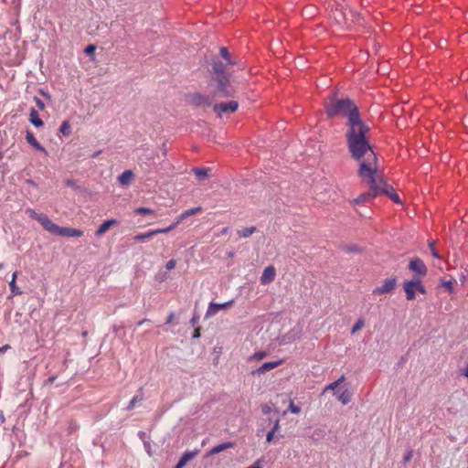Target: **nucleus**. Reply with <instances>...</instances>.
Segmentation results:
<instances>
[{"label": "nucleus", "instance_id": "obj_1", "mask_svg": "<svg viewBox=\"0 0 468 468\" xmlns=\"http://www.w3.org/2000/svg\"><path fill=\"white\" fill-rule=\"evenodd\" d=\"M328 117L342 116L347 118V144L352 156L359 160L361 151L371 149L366 138L369 128L359 117L357 107L348 99L335 101L328 98L324 103Z\"/></svg>", "mask_w": 468, "mask_h": 468}, {"label": "nucleus", "instance_id": "obj_2", "mask_svg": "<svg viewBox=\"0 0 468 468\" xmlns=\"http://www.w3.org/2000/svg\"><path fill=\"white\" fill-rule=\"evenodd\" d=\"M358 161H360L358 175L362 182L368 185L370 189L354 199L355 204L366 203L377 197L381 183L376 176V154L372 149L361 151V158Z\"/></svg>", "mask_w": 468, "mask_h": 468}, {"label": "nucleus", "instance_id": "obj_3", "mask_svg": "<svg viewBox=\"0 0 468 468\" xmlns=\"http://www.w3.org/2000/svg\"><path fill=\"white\" fill-rule=\"evenodd\" d=\"M345 379V376L342 375L337 380L330 383L324 389V392L328 390L334 391V396L343 405L348 404L353 396V392L349 389L348 385L344 383Z\"/></svg>", "mask_w": 468, "mask_h": 468}, {"label": "nucleus", "instance_id": "obj_4", "mask_svg": "<svg viewBox=\"0 0 468 468\" xmlns=\"http://www.w3.org/2000/svg\"><path fill=\"white\" fill-rule=\"evenodd\" d=\"M403 290L406 293V298L408 301H412L416 297V292H419L421 294L426 293V289L422 284V281L419 278H412L410 280H407L403 282Z\"/></svg>", "mask_w": 468, "mask_h": 468}, {"label": "nucleus", "instance_id": "obj_5", "mask_svg": "<svg viewBox=\"0 0 468 468\" xmlns=\"http://www.w3.org/2000/svg\"><path fill=\"white\" fill-rule=\"evenodd\" d=\"M50 234L60 236V237H81L83 235V231L76 229L67 228V227H59L55 224L53 221L48 229Z\"/></svg>", "mask_w": 468, "mask_h": 468}, {"label": "nucleus", "instance_id": "obj_6", "mask_svg": "<svg viewBox=\"0 0 468 468\" xmlns=\"http://www.w3.org/2000/svg\"><path fill=\"white\" fill-rule=\"evenodd\" d=\"M409 270L415 273L413 278H419L420 281L427 275L428 269L420 258L412 259L409 263Z\"/></svg>", "mask_w": 468, "mask_h": 468}, {"label": "nucleus", "instance_id": "obj_7", "mask_svg": "<svg viewBox=\"0 0 468 468\" xmlns=\"http://www.w3.org/2000/svg\"><path fill=\"white\" fill-rule=\"evenodd\" d=\"M26 214L32 219L37 220L40 223L43 229L46 231H48V229L52 223V220L44 213H37L32 208H27Z\"/></svg>", "mask_w": 468, "mask_h": 468}, {"label": "nucleus", "instance_id": "obj_8", "mask_svg": "<svg viewBox=\"0 0 468 468\" xmlns=\"http://www.w3.org/2000/svg\"><path fill=\"white\" fill-rule=\"evenodd\" d=\"M397 286V279L396 278H388L386 279L380 286L376 287L373 290L374 295H382L390 293L394 291Z\"/></svg>", "mask_w": 468, "mask_h": 468}, {"label": "nucleus", "instance_id": "obj_9", "mask_svg": "<svg viewBox=\"0 0 468 468\" xmlns=\"http://www.w3.org/2000/svg\"><path fill=\"white\" fill-rule=\"evenodd\" d=\"M239 103L236 101H230L229 102H221L214 105L213 110L215 112L221 116L224 113H230L237 111Z\"/></svg>", "mask_w": 468, "mask_h": 468}, {"label": "nucleus", "instance_id": "obj_10", "mask_svg": "<svg viewBox=\"0 0 468 468\" xmlns=\"http://www.w3.org/2000/svg\"><path fill=\"white\" fill-rule=\"evenodd\" d=\"M234 303V300L223 303H210L207 306L205 318H210L216 315L220 310L230 308Z\"/></svg>", "mask_w": 468, "mask_h": 468}, {"label": "nucleus", "instance_id": "obj_11", "mask_svg": "<svg viewBox=\"0 0 468 468\" xmlns=\"http://www.w3.org/2000/svg\"><path fill=\"white\" fill-rule=\"evenodd\" d=\"M282 363H283L282 359H279L277 361H271V362H265L260 367L255 369L252 372V375H261V374H264V373H266L268 371H271V370L278 367Z\"/></svg>", "mask_w": 468, "mask_h": 468}, {"label": "nucleus", "instance_id": "obj_12", "mask_svg": "<svg viewBox=\"0 0 468 468\" xmlns=\"http://www.w3.org/2000/svg\"><path fill=\"white\" fill-rule=\"evenodd\" d=\"M376 176L379 178L381 183L379 184V188L378 192V196L381 194H385L389 197V194H394V189L392 186H388L383 179V176L379 170L378 169V164L376 163Z\"/></svg>", "mask_w": 468, "mask_h": 468}, {"label": "nucleus", "instance_id": "obj_13", "mask_svg": "<svg viewBox=\"0 0 468 468\" xmlns=\"http://www.w3.org/2000/svg\"><path fill=\"white\" fill-rule=\"evenodd\" d=\"M276 277V270L272 265L267 266L261 274V283L266 285L274 281Z\"/></svg>", "mask_w": 468, "mask_h": 468}, {"label": "nucleus", "instance_id": "obj_14", "mask_svg": "<svg viewBox=\"0 0 468 468\" xmlns=\"http://www.w3.org/2000/svg\"><path fill=\"white\" fill-rule=\"evenodd\" d=\"M134 179V174L132 170H125L118 176V182L122 186H128Z\"/></svg>", "mask_w": 468, "mask_h": 468}, {"label": "nucleus", "instance_id": "obj_15", "mask_svg": "<svg viewBox=\"0 0 468 468\" xmlns=\"http://www.w3.org/2000/svg\"><path fill=\"white\" fill-rule=\"evenodd\" d=\"M26 139L27 142L35 149L44 153L45 154H48L47 150L37 141V139L31 132H27Z\"/></svg>", "mask_w": 468, "mask_h": 468}, {"label": "nucleus", "instance_id": "obj_16", "mask_svg": "<svg viewBox=\"0 0 468 468\" xmlns=\"http://www.w3.org/2000/svg\"><path fill=\"white\" fill-rule=\"evenodd\" d=\"M192 103L197 106H209L211 100L207 96L197 93L192 96Z\"/></svg>", "mask_w": 468, "mask_h": 468}, {"label": "nucleus", "instance_id": "obj_17", "mask_svg": "<svg viewBox=\"0 0 468 468\" xmlns=\"http://www.w3.org/2000/svg\"><path fill=\"white\" fill-rule=\"evenodd\" d=\"M116 224H117V220L116 219H109V220L104 221L99 227V229L96 230L95 235L98 236V237H101L105 232H107L110 229L111 227H112V226H114Z\"/></svg>", "mask_w": 468, "mask_h": 468}, {"label": "nucleus", "instance_id": "obj_18", "mask_svg": "<svg viewBox=\"0 0 468 468\" xmlns=\"http://www.w3.org/2000/svg\"><path fill=\"white\" fill-rule=\"evenodd\" d=\"M234 447V443L233 442H230V441H228V442H224V443H221V444H218L215 447H213L209 452H208V455H215L217 453H219L225 450H228V449H230V448H233Z\"/></svg>", "mask_w": 468, "mask_h": 468}, {"label": "nucleus", "instance_id": "obj_19", "mask_svg": "<svg viewBox=\"0 0 468 468\" xmlns=\"http://www.w3.org/2000/svg\"><path fill=\"white\" fill-rule=\"evenodd\" d=\"M29 122L36 127H41L44 124L38 115V112L35 109H31L30 111Z\"/></svg>", "mask_w": 468, "mask_h": 468}, {"label": "nucleus", "instance_id": "obj_20", "mask_svg": "<svg viewBox=\"0 0 468 468\" xmlns=\"http://www.w3.org/2000/svg\"><path fill=\"white\" fill-rule=\"evenodd\" d=\"M201 211H202V207H194V208L187 209V210L184 211L182 214L179 215V220L183 221L186 218H188L190 216H194L196 214H198Z\"/></svg>", "mask_w": 468, "mask_h": 468}, {"label": "nucleus", "instance_id": "obj_21", "mask_svg": "<svg viewBox=\"0 0 468 468\" xmlns=\"http://www.w3.org/2000/svg\"><path fill=\"white\" fill-rule=\"evenodd\" d=\"M17 278V271H15L12 275V280L9 282L10 291L12 292V295H19L22 293L20 289L16 284V280Z\"/></svg>", "mask_w": 468, "mask_h": 468}, {"label": "nucleus", "instance_id": "obj_22", "mask_svg": "<svg viewBox=\"0 0 468 468\" xmlns=\"http://www.w3.org/2000/svg\"><path fill=\"white\" fill-rule=\"evenodd\" d=\"M157 234H159L157 232V229H153L146 233L138 234V235L134 236L133 239L136 241H144L145 239H150L153 236L157 235Z\"/></svg>", "mask_w": 468, "mask_h": 468}, {"label": "nucleus", "instance_id": "obj_23", "mask_svg": "<svg viewBox=\"0 0 468 468\" xmlns=\"http://www.w3.org/2000/svg\"><path fill=\"white\" fill-rule=\"evenodd\" d=\"M208 169L207 168H193V173L199 180H204L208 177Z\"/></svg>", "mask_w": 468, "mask_h": 468}, {"label": "nucleus", "instance_id": "obj_24", "mask_svg": "<svg viewBox=\"0 0 468 468\" xmlns=\"http://www.w3.org/2000/svg\"><path fill=\"white\" fill-rule=\"evenodd\" d=\"M255 231H256V228H255V227L244 228V229H242L238 230V235H239L240 238H249V237H250V236H251Z\"/></svg>", "mask_w": 468, "mask_h": 468}, {"label": "nucleus", "instance_id": "obj_25", "mask_svg": "<svg viewBox=\"0 0 468 468\" xmlns=\"http://www.w3.org/2000/svg\"><path fill=\"white\" fill-rule=\"evenodd\" d=\"M267 356V352L265 351H258L251 355L249 358V362L261 361Z\"/></svg>", "mask_w": 468, "mask_h": 468}, {"label": "nucleus", "instance_id": "obj_26", "mask_svg": "<svg viewBox=\"0 0 468 468\" xmlns=\"http://www.w3.org/2000/svg\"><path fill=\"white\" fill-rule=\"evenodd\" d=\"M181 222H182V220H179V216H178L174 223H172L167 228L157 229V232L159 234L170 232L171 230L175 229Z\"/></svg>", "mask_w": 468, "mask_h": 468}, {"label": "nucleus", "instance_id": "obj_27", "mask_svg": "<svg viewBox=\"0 0 468 468\" xmlns=\"http://www.w3.org/2000/svg\"><path fill=\"white\" fill-rule=\"evenodd\" d=\"M71 132V126L69 121H64L60 127H59V133L65 136H68L70 134Z\"/></svg>", "mask_w": 468, "mask_h": 468}, {"label": "nucleus", "instance_id": "obj_28", "mask_svg": "<svg viewBox=\"0 0 468 468\" xmlns=\"http://www.w3.org/2000/svg\"><path fill=\"white\" fill-rule=\"evenodd\" d=\"M364 325L365 320L363 318H358L351 329V334H356V332L361 330L364 327Z\"/></svg>", "mask_w": 468, "mask_h": 468}, {"label": "nucleus", "instance_id": "obj_29", "mask_svg": "<svg viewBox=\"0 0 468 468\" xmlns=\"http://www.w3.org/2000/svg\"><path fill=\"white\" fill-rule=\"evenodd\" d=\"M143 399H144L143 395H137V396H134V397L131 399V401L129 402V404H128V406H127L126 410H133V409L135 407V405H136L138 402H141Z\"/></svg>", "mask_w": 468, "mask_h": 468}, {"label": "nucleus", "instance_id": "obj_30", "mask_svg": "<svg viewBox=\"0 0 468 468\" xmlns=\"http://www.w3.org/2000/svg\"><path fill=\"white\" fill-rule=\"evenodd\" d=\"M453 283H454V280H449V281L441 280V285L442 287H444L449 292H452Z\"/></svg>", "mask_w": 468, "mask_h": 468}, {"label": "nucleus", "instance_id": "obj_31", "mask_svg": "<svg viewBox=\"0 0 468 468\" xmlns=\"http://www.w3.org/2000/svg\"><path fill=\"white\" fill-rule=\"evenodd\" d=\"M288 410L293 414H299L301 412V408L295 405L292 400L290 401Z\"/></svg>", "mask_w": 468, "mask_h": 468}, {"label": "nucleus", "instance_id": "obj_32", "mask_svg": "<svg viewBox=\"0 0 468 468\" xmlns=\"http://www.w3.org/2000/svg\"><path fill=\"white\" fill-rule=\"evenodd\" d=\"M134 212L140 215L154 214V210L148 207H138L134 210Z\"/></svg>", "mask_w": 468, "mask_h": 468}, {"label": "nucleus", "instance_id": "obj_33", "mask_svg": "<svg viewBox=\"0 0 468 468\" xmlns=\"http://www.w3.org/2000/svg\"><path fill=\"white\" fill-rule=\"evenodd\" d=\"M218 93L222 96H229L230 92L226 90V86L222 82V80L219 81V88H218Z\"/></svg>", "mask_w": 468, "mask_h": 468}, {"label": "nucleus", "instance_id": "obj_34", "mask_svg": "<svg viewBox=\"0 0 468 468\" xmlns=\"http://www.w3.org/2000/svg\"><path fill=\"white\" fill-rule=\"evenodd\" d=\"M271 410H272V408L269 404H264L261 406V411L265 415L270 414L271 412Z\"/></svg>", "mask_w": 468, "mask_h": 468}, {"label": "nucleus", "instance_id": "obj_35", "mask_svg": "<svg viewBox=\"0 0 468 468\" xmlns=\"http://www.w3.org/2000/svg\"><path fill=\"white\" fill-rule=\"evenodd\" d=\"M197 454V452H185L182 457L186 460L187 462H189L190 460H192L194 458V456Z\"/></svg>", "mask_w": 468, "mask_h": 468}, {"label": "nucleus", "instance_id": "obj_36", "mask_svg": "<svg viewBox=\"0 0 468 468\" xmlns=\"http://www.w3.org/2000/svg\"><path fill=\"white\" fill-rule=\"evenodd\" d=\"M176 261L172 259L167 261L165 268H166V270L171 271L176 267Z\"/></svg>", "mask_w": 468, "mask_h": 468}, {"label": "nucleus", "instance_id": "obj_37", "mask_svg": "<svg viewBox=\"0 0 468 468\" xmlns=\"http://www.w3.org/2000/svg\"><path fill=\"white\" fill-rule=\"evenodd\" d=\"M34 101L37 104V106L38 107L39 110H44L45 109V103L37 97H34Z\"/></svg>", "mask_w": 468, "mask_h": 468}, {"label": "nucleus", "instance_id": "obj_38", "mask_svg": "<svg viewBox=\"0 0 468 468\" xmlns=\"http://www.w3.org/2000/svg\"><path fill=\"white\" fill-rule=\"evenodd\" d=\"M430 248H431L432 256L434 258L440 259L441 256L439 255V253L436 251V250L434 248V242H430Z\"/></svg>", "mask_w": 468, "mask_h": 468}, {"label": "nucleus", "instance_id": "obj_39", "mask_svg": "<svg viewBox=\"0 0 468 468\" xmlns=\"http://www.w3.org/2000/svg\"><path fill=\"white\" fill-rule=\"evenodd\" d=\"M274 434L275 432L273 431H270L268 433H267V436H266V441L268 443H271L274 438Z\"/></svg>", "mask_w": 468, "mask_h": 468}, {"label": "nucleus", "instance_id": "obj_40", "mask_svg": "<svg viewBox=\"0 0 468 468\" xmlns=\"http://www.w3.org/2000/svg\"><path fill=\"white\" fill-rule=\"evenodd\" d=\"M412 458V451H409L403 458V462L406 463Z\"/></svg>", "mask_w": 468, "mask_h": 468}, {"label": "nucleus", "instance_id": "obj_41", "mask_svg": "<svg viewBox=\"0 0 468 468\" xmlns=\"http://www.w3.org/2000/svg\"><path fill=\"white\" fill-rule=\"evenodd\" d=\"M389 198L391 200H393L395 203H400V199H399V196L396 193L389 194Z\"/></svg>", "mask_w": 468, "mask_h": 468}, {"label": "nucleus", "instance_id": "obj_42", "mask_svg": "<svg viewBox=\"0 0 468 468\" xmlns=\"http://www.w3.org/2000/svg\"><path fill=\"white\" fill-rule=\"evenodd\" d=\"M280 420H276V421L273 424V427L271 431H273L274 432L278 431L280 430Z\"/></svg>", "mask_w": 468, "mask_h": 468}, {"label": "nucleus", "instance_id": "obj_43", "mask_svg": "<svg viewBox=\"0 0 468 468\" xmlns=\"http://www.w3.org/2000/svg\"><path fill=\"white\" fill-rule=\"evenodd\" d=\"M94 50H95V47H94V46H92V45H89V46L85 48V52H86L87 54H91V53H93V52H94Z\"/></svg>", "mask_w": 468, "mask_h": 468}, {"label": "nucleus", "instance_id": "obj_44", "mask_svg": "<svg viewBox=\"0 0 468 468\" xmlns=\"http://www.w3.org/2000/svg\"><path fill=\"white\" fill-rule=\"evenodd\" d=\"M220 54H221V56H222L224 58H226V59L228 58V55H229V53H228V50H227V48H220Z\"/></svg>", "mask_w": 468, "mask_h": 468}, {"label": "nucleus", "instance_id": "obj_45", "mask_svg": "<svg viewBox=\"0 0 468 468\" xmlns=\"http://www.w3.org/2000/svg\"><path fill=\"white\" fill-rule=\"evenodd\" d=\"M247 468H262V467L261 466V461L257 460L252 465H250Z\"/></svg>", "mask_w": 468, "mask_h": 468}, {"label": "nucleus", "instance_id": "obj_46", "mask_svg": "<svg viewBox=\"0 0 468 468\" xmlns=\"http://www.w3.org/2000/svg\"><path fill=\"white\" fill-rule=\"evenodd\" d=\"M174 318H175V314H174V313H171V314L168 315V317H167V319H166L165 324H171V323H172V321L174 320Z\"/></svg>", "mask_w": 468, "mask_h": 468}, {"label": "nucleus", "instance_id": "obj_47", "mask_svg": "<svg viewBox=\"0 0 468 468\" xmlns=\"http://www.w3.org/2000/svg\"><path fill=\"white\" fill-rule=\"evenodd\" d=\"M8 349H10V346H9V345H5V346H3L2 347H0V354L5 353V351H7Z\"/></svg>", "mask_w": 468, "mask_h": 468}, {"label": "nucleus", "instance_id": "obj_48", "mask_svg": "<svg viewBox=\"0 0 468 468\" xmlns=\"http://www.w3.org/2000/svg\"><path fill=\"white\" fill-rule=\"evenodd\" d=\"M199 336H200V328H197V329H195L193 337L197 338Z\"/></svg>", "mask_w": 468, "mask_h": 468}, {"label": "nucleus", "instance_id": "obj_49", "mask_svg": "<svg viewBox=\"0 0 468 468\" xmlns=\"http://www.w3.org/2000/svg\"><path fill=\"white\" fill-rule=\"evenodd\" d=\"M56 378H56L55 376L49 377V378H48V380H47V383H48V384H53V383L55 382Z\"/></svg>", "mask_w": 468, "mask_h": 468}, {"label": "nucleus", "instance_id": "obj_50", "mask_svg": "<svg viewBox=\"0 0 468 468\" xmlns=\"http://www.w3.org/2000/svg\"><path fill=\"white\" fill-rule=\"evenodd\" d=\"M463 375L468 379V364L466 365L465 368L463 369Z\"/></svg>", "mask_w": 468, "mask_h": 468}, {"label": "nucleus", "instance_id": "obj_51", "mask_svg": "<svg viewBox=\"0 0 468 468\" xmlns=\"http://www.w3.org/2000/svg\"><path fill=\"white\" fill-rule=\"evenodd\" d=\"M178 462L181 463L184 466L187 463V461L185 460L183 457H181Z\"/></svg>", "mask_w": 468, "mask_h": 468}, {"label": "nucleus", "instance_id": "obj_52", "mask_svg": "<svg viewBox=\"0 0 468 468\" xmlns=\"http://www.w3.org/2000/svg\"><path fill=\"white\" fill-rule=\"evenodd\" d=\"M146 322H149L148 319H143L141 320L139 323H138V325H142L143 324L146 323Z\"/></svg>", "mask_w": 468, "mask_h": 468}, {"label": "nucleus", "instance_id": "obj_53", "mask_svg": "<svg viewBox=\"0 0 468 468\" xmlns=\"http://www.w3.org/2000/svg\"><path fill=\"white\" fill-rule=\"evenodd\" d=\"M183 467H184V465L178 462L175 468H183Z\"/></svg>", "mask_w": 468, "mask_h": 468}, {"label": "nucleus", "instance_id": "obj_54", "mask_svg": "<svg viewBox=\"0 0 468 468\" xmlns=\"http://www.w3.org/2000/svg\"><path fill=\"white\" fill-rule=\"evenodd\" d=\"M229 231V229L228 228H225L222 229V234H227Z\"/></svg>", "mask_w": 468, "mask_h": 468}, {"label": "nucleus", "instance_id": "obj_55", "mask_svg": "<svg viewBox=\"0 0 468 468\" xmlns=\"http://www.w3.org/2000/svg\"><path fill=\"white\" fill-rule=\"evenodd\" d=\"M191 323H192L193 324H195L197 323V318L193 317V318H192V320H191Z\"/></svg>", "mask_w": 468, "mask_h": 468}]
</instances>
